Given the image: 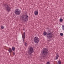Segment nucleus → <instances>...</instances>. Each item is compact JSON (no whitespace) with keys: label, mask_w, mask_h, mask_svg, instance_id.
<instances>
[{"label":"nucleus","mask_w":64,"mask_h":64,"mask_svg":"<svg viewBox=\"0 0 64 64\" xmlns=\"http://www.w3.org/2000/svg\"><path fill=\"white\" fill-rule=\"evenodd\" d=\"M43 34L44 36H45L46 35V36L47 37H48V38L50 39V38H51L52 37V35H53V34H52V32H48L47 33L44 32Z\"/></svg>","instance_id":"nucleus-1"},{"label":"nucleus","mask_w":64,"mask_h":64,"mask_svg":"<svg viewBox=\"0 0 64 64\" xmlns=\"http://www.w3.org/2000/svg\"><path fill=\"white\" fill-rule=\"evenodd\" d=\"M4 6L5 7L6 10V11L9 12L11 9V8L10 7V4H4Z\"/></svg>","instance_id":"nucleus-2"},{"label":"nucleus","mask_w":64,"mask_h":64,"mask_svg":"<svg viewBox=\"0 0 64 64\" xmlns=\"http://www.w3.org/2000/svg\"><path fill=\"white\" fill-rule=\"evenodd\" d=\"M34 48L33 47L30 46V48H28V54L29 55L31 56H32V53L34 52Z\"/></svg>","instance_id":"nucleus-3"},{"label":"nucleus","mask_w":64,"mask_h":64,"mask_svg":"<svg viewBox=\"0 0 64 64\" xmlns=\"http://www.w3.org/2000/svg\"><path fill=\"white\" fill-rule=\"evenodd\" d=\"M42 54L44 56H47L48 53H49L48 49V48H44L42 51Z\"/></svg>","instance_id":"nucleus-4"},{"label":"nucleus","mask_w":64,"mask_h":64,"mask_svg":"<svg viewBox=\"0 0 64 64\" xmlns=\"http://www.w3.org/2000/svg\"><path fill=\"white\" fill-rule=\"evenodd\" d=\"M21 17L22 20L24 22H26L28 20V16L27 14L24 15H22Z\"/></svg>","instance_id":"nucleus-5"},{"label":"nucleus","mask_w":64,"mask_h":64,"mask_svg":"<svg viewBox=\"0 0 64 64\" xmlns=\"http://www.w3.org/2000/svg\"><path fill=\"white\" fill-rule=\"evenodd\" d=\"M14 12L16 15H20L21 13V10L19 9H16L15 10Z\"/></svg>","instance_id":"nucleus-6"},{"label":"nucleus","mask_w":64,"mask_h":64,"mask_svg":"<svg viewBox=\"0 0 64 64\" xmlns=\"http://www.w3.org/2000/svg\"><path fill=\"white\" fill-rule=\"evenodd\" d=\"M39 41H40L39 38H38V37H35L34 38V41L35 43H38V42H39Z\"/></svg>","instance_id":"nucleus-7"},{"label":"nucleus","mask_w":64,"mask_h":64,"mask_svg":"<svg viewBox=\"0 0 64 64\" xmlns=\"http://www.w3.org/2000/svg\"><path fill=\"white\" fill-rule=\"evenodd\" d=\"M38 11L37 10H36L34 12V14L35 15H38Z\"/></svg>","instance_id":"nucleus-8"},{"label":"nucleus","mask_w":64,"mask_h":64,"mask_svg":"<svg viewBox=\"0 0 64 64\" xmlns=\"http://www.w3.org/2000/svg\"><path fill=\"white\" fill-rule=\"evenodd\" d=\"M8 51L10 53H11L12 52V50L11 48H9Z\"/></svg>","instance_id":"nucleus-9"},{"label":"nucleus","mask_w":64,"mask_h":64,"mask_svg":"<svg viewBox=\"0 0 64 64\" xmlns=\"http://www.w3.org/2000/svg\"><path fill=\"white\" fill-rule=\"evenodd\" d=\"M25 37V32H24V33H23V34L22 35V37Z\"/></svg>","instance_id":"nucleus-10"},{"label":"nucleus","mask_w":64,"mask_h":64,"mask_svg":"<svg viewBox=\"0 0 64 64\" xmlns=\"http://www.w3.org/2000/svg\"><path fill=\"white\" fill-rule=\"evenodd\" d=\"M22 38L23 40V41L24 43V41H25V37H24L23 36H22Z\"/></svg>","instance_id":"nucleus-11"},{"label":"nucleus","mask_w":64,"mask_h":64,"mask_svg":"<svg viewBox=\"0 0 64 64\" xmlns=\"http://www.w3.org/2000/svg\"><path fill=\"white\" fill-rule=\"evenodd\" d=\"M12 50H13V51H15V47H12Z\"/></svg>","instance_id":"nucleus-12"},{"label":"nucleus","mask_w":64,"mask_h":64,"mask_svg":"<svg viewBox=\"0 0 64 64\" xmlns=\"http://www.w3.org/2000/svg\"><path fill=\"white\" fill-rule=\"evenodd\" d=\"M59 56L57 55L56 56V60H57V59H58V57H59Z\"/></svg>","instance_id":"nucleus-13"},{"label":"nucleus","mask_w":64,"mask_h":64,"mask_svg":"<svg viewBox=\"0 0 64 64\" xmlns=\"http://www.w3.org/2000/svg\"><path fill=\"white\" fill-rule=\"evenodd\" d=\"M58 64H61V62L60 61V60H58Z\"/></svg>","instance_id":"nucleus-14"},{"label":"nucleus","mask_w":64,"mask_h":64,"mask_svg":"<svg viewBox=\"0 0 64 64\" xmlns=\"http://www.w3.org/2000/svg\"><path fill=\"white\" fill-rule=\"evenodd\" d=\"M1 29H3L4 28V27L2 26H1Z\"/></svg>","instance_id":"nucleus-15"},{"label":"nucleus","mask_w":64,"mask_h":64,"mask_svg":"<svg viewBox=\"0 0 64 64\" xmlns=\"http://www.w3.org/2000/svg\"><path fill=\"white\" fill-rule=\"evenodd\" d=\"M60 22H62V21H63V19L62 18H60Z\"/></svg>","instance_id":"nucleus-16"},{"label":"nucleus","mask_w":64,"mask_h":64,"mask_svg":"<svg viewBox=\"0 0 64 64\" xmlns=\"http://www.w3.org/2000/svg\"><path fill=\"white\" fill-rule=\"evenodd\" d=\"M62 28L63 30H64V25H62Z\"/></svg>","instance_id":"nucleus-17"},{"label":"nucleus","mask_w":64,"mask_h":64,"mask_svg":"<svg viewBox=\"0 0 64 64\" xmlns=\"http://www.w3.org/2000/svg\"><path fill=\"white\" fill-rule=\"evenodd\" d=\"M60 35L61 36H62L63 35V34L62 33H61L60 34Z\"/></svg>","instance_id":"nucleus-18"},{"label":"nucleus","mask_w":64,"mask_h":64,"mask_svg":"<svg viewBox=\"0 0 64 64\" xmlns=\"http://www.w3.org/2000/svg\"><path fill=\"white\" fill-rule=\"evenodd\" d=\"M47 64H50V62H47Z\"/></svg>","instance_id":"nucleus-19"},{"label":"nucleus","mask_w":64,"mask_h":64,"mask_svg":"<svg viewBox=\"0 0 64 64\" xmlns=\"http://www.w3.org/2000/svg\"><path fill=\"white\" fill-rule=\"evenodd\" d=\"M27 43L26 42H25V44H24V45H25V46H26V45H27Z\"/></svg>","instance_id":"nucleus-20"},{"label":"nucleus","mask_w":64,"mask_h":64,"mask_svg":"<svg viewBox=\"0 0 64 64\" xmlns=\"http://www.w3.org/2000/svg\"><path fill=\"white\" fill-rule=\"evenodd\" d=\"M13 55H15V52H13Z\"/></svg>","instance_id":"nucleus-21"},{"label":"nucleus","mask_w":64,"mask_h":64,"mask_svg":"<svg viewBox=\"0 0 64 64\" xmlns=\"http://www.w3.org/2000/svg\"><path fill=\"white\" fill-rule=\"evenodd\" d=\"M51 41V40H48V41Z\"/></svg>","instance_id":"nucleus-22"},{"label":"nucleus","mask_w":64,"mask_h":64,"mask_svg":"<svg viewBox=\"0 0 64 64\" xmlns=\"http://www.w3.org/2000/svg\"><path fill=\"white\" fill-rule=\"evenodd\" d=\"M33 40H32V43H34V42H33Z\"/></svg>","instance_id":"nucleus-23"},{"label":"nucleus","mask_w":64,"mask_h":64,"mask_svg":"<svg viewBox=\"0 0 64 64\" xmlns=\"http://www.w3.org/2000/svg\"><path fill=\"white\" fill-rule=\"evenodd\" d=\"M23 30H24H24H25V29H23Z\"/></svg>","instance_id":"nucleus-24"}]
</instances>
